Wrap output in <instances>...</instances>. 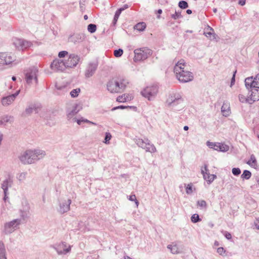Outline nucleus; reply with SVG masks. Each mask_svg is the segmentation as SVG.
<instances>
[{
    "instance_id": "obj_10",
    "label": "nucleus",
    "mask_w": 259,
    "mask_h": 259,
    "mask_svg": "<svg viewBox=\"0 0 259 259\" xmlns=\"http://www.w3.org/2000/svg\"><path fill=\"white\" fill-rule=\"evenodd\" d=\"M257 88H253L248 96V103L252 104V103L259 100V91Z\"/></svg>"
},
{
    "instance_id": "obj_15",
    "label": "nucleus",
    "mask_w": 259,
    "mask_h": 259,
    "mask_svg": "<svg viewBox=\"0 0 259 259\" xmlns=\"http://www.w3.org/2000/svg\"><path fill=\"white\" fill-rule=\"evenodd\" d=\"M26 80L28 83L31 82V80H33L35 83H37V80L36 78V73L34 71H31L26 74Z\"/></svg>"
},
{
    "instance_id": "obj_25",
    "label": "nucleus",
    "mask_w": 259,
    "mask_h": 259,
    "mask_svg": "<svg viewBox=\"0 0 259 259\" xmlns=\"http://www.w3.org/2000/svg\"><path fill=\"white\" fill-rule=\"evenodd\" d=\"M80 92V89L79 88L74 89L71 91L70 95L72 98H75L78 96L79 93Z\"/></svg>"
},
{
    "instance_id": "obj_18",
    "label": "nucleus",
    "mask_w": 259,
    "mask_h": 259,
    "mask_svg": "<svg viewBox=\"0 0 259 259\" xmlns=\"http://www.w3.org/2000/svg\"><path fill=\"white\" fill-rule=\"evenodd\" d=\"M215 150L217 151L225 152L229 150V146L224 144L217 143Z\"/></svg>"
},
{
    "instance_id": "obj_43",
    "label": "nucleus",
    "mask_w": 259,
    "mask_h": 259,
    "mask_svg": "<svg viewBox=\"0 0 259 259\" xmlns=\"http://www.w3.org/2000/svg\"><path fill=\"white\" fill-rule=\"evenodd\" d=\"M224 235L226 237V238L228 239H231L232 238V235L231 233L229 232H225L224 233Z\"/></svg>"
},
{
    "instance_id": "obj_44",
    "label": "nucleus",
    "mask_w": 259,
    "mask_h": 259,
    "mask_svg": "<svg viewBox=\"0 0 259 259\" xmlns=\"http://www.w3.org/2000/svg\"><path fill=\"white\" fill-rule=\"evenodd\" d=\"M254 225L256 229L259 230V218L256 219L255 221H254Z\"/></svg>"
},
{
    "instance_id": "obj_4",
    "label": "nucleus",
    "mask_w": 259,
    "mask_h": 259,
    "mask_svg": "<svg viewBox=\"0 0 259 259\" xmlns=\"http://www.w3.org/2000/svg\"><path fill=\"white\" fill-rule=\"evenodd\" d=\"M245 82V85L247 88L259 89V73L256 74L254 78L251 77L246 78Z\"/></svg>"
},
{
    "instance_id": "obj_24",
    "label": "nucleus",
    "mask_w": 259,
    "mask_h": 259,
    "mask_svg": "<svg viewBox=\"0 0 259 259\" xmlns=\"http://www.w3.org/2000/svg\"><path fill=\"white\" fill-rule=\"evenodd\" d=\"M222 112L224 115L226 116L229 113V107L227 105H223L222 107Z\"/></svg>"
},
{
    "instance_id": "obj_19",
    "label": "nucleus",
    "mask_w": 259,
    "mask_h": 259,
    "mask_svg": "<svg viewBox=\"0 0 259 259\" xmlns=\"http://www.w3.org/2000/svg\"><path fill=\"white\" fill-rule=\"evenodd\" d=\"M146 27V24L145 22H140L137 23L134 27L136 30L139 31H142L145 29Z\"/></svg>"
},
{
    "instance_id": "obj_37",
    "label": "nucleus",
    "mask_w": 259,
    "mask_h": 259,
    "mask_svg": "<svg viewBox=\"0 0 259 259\" xmlns=\"http://www.w3.org/2000/svg\"><path fill=\"white\" fill-rule=\"evenodd\" d=\"M226 252V250L223 247H219L217 249V252L221 255H225Z\"/></svg>"
},
{
    "instance_id": "obj_16",
    "label": "nucleus",
    "mask_w": 259,
    "mask_h": 259,
    "mask_svg": "<svg viewBox=\"0 0 259 259\" xmlns=\"http://www.w3.org/2000/svg\"><path fill=\"white\" fill-rule=\"evenodd\" d=\"M57 250L59 253H65L70 250V247H67L64 243H60L57 246Z\"/></svg>"
},
{
    "instance_id": "obj_31",
    "label": "nucleus",
    "mask_w": 259,
    "mask_h": 259,
    "mask_svg": "<svg viewBox=\"0 0 259 259\" xmlns=\"http://www.w3.org/2000/svg\"><path fill=\"white\" fill-rule=\"evenodd\" d=\"M179 6L181 9H186L188 7V5L186 2L182 1L179 2Z\"/></svg>"
},
{
    "instance_id": "obj_41",
    "label": "nucleus",
    "mask_w": 259,
    "mask_h": 259,
    "mask_svg": "<svg viewBox=\"0 0 259 259\" xmlns=\"http://www.w3.org/2000/svg\"><path fill=\"white\" fill-rule=\"evenodd\" d=\"M216 144H217V143H213V142H207V146H208L209 148L213 149L214 150L215 148Z\"/></svg>"
},
{
    "instance_id": "obj_38",
    "label": "nucleus",
    "mask_w": 259,
    "mask_h": 259,
    "mask_svg": "<svg viewBox=\"0 0 259 259\" xmlns=\"http://www.w3.org/2000/svg\"><path fill=\"white\" fill-rule=\"evenodd\" d=\"M232 173L234 176H238L241 174V170L239 168H233Z\"/></svg>"
},
{
    "instance_id": "obj_34",
    "label": "nucleus",
    "mask_w": 259,
    "mask_h": 259,
    "mask_svg": "<svg viewBox=\"0 0 259 259\" xmlns=\"http://www.w3.org/2000/svg\"><path fill=\"white\" fill-rule=\"evenodd\" d=\"M68 55V52L66 51H61L58 54V57L60 58H65Z\"/></svg>"
},
{
    "instance_id": "obj_21",
    "label": "nucleus",
    "mask_w": 259,
    "mask_h": 259,
    "mask_svg": "<svg viewBox=\"0 0 259 259\" xmlns=\"http://www.w3.org/2000/svg\"><path fill=\"white\" fill-rule=\"evenodd\" d=\"M251 172L249 170H245L243 171V172L241 175V178L243 179L248 180L251 177Z\"/></svg>"
},
{
    "instance_id": "obj_51",
    "label": "nucleus",
    "mask_w": 259,
    "mask_h": 259,
    "mask_svg": "<svg viewBox=\"0 0 259 259\" xmlns=\"http://www.w3.org/2000/svg\"><path fill=\"white\" fill-rule=\"evenodd\" d=\"M83 120H77V122L78 124H80L81 123V122H82Z\"/></svg>"
},
{
    "instance_id": "obj_11",
    "label": "nucleus",
    "mask_w": 259,
    "mask_h": 259,
    "mask_svg": "<svg viewBox=\"0 0 259 259\" xmlns=\"http://www.w3.org/2000/svg\"><path fill=\"white\" fill-rule=\"evenodd\" d=\"M118 83L116 78L111 80L107 84V89L111 93H118L119 91V87L117 85Z\"/></svg>"
},
{
    "instance_id": "obj_17",
    "label": "nucleus",
    "mask_w": 259,
    "mask_h": 259,
    "mask_svg": "<svg viewBox=\"0 0 259 259\" xmlns=\"http://www.w3.org/2000/svg\"><path fill=\"white\" fill-rule=\"evenodd\" d=\"M246 163L251 167L257 169L258 166L257 165L256 159L254 156L251 155L249 159L247 161Z\"/></svg>"
},
{
    "instance_id": "obj_49",
    "label": "nucleus",
    "mask_w": 259,
    "mask_h": 259,
    "mask_svg": "<svg viewBox=\"0 0 259 259\" xmlns=\"http://www.w3.org/2000/svg\"><path fill=\"white\" fill-rule=\"evenodd\" d=\"M186 12L188 14H191L192 13V11L191 10H187Z\"/></svg>"
},
{
    "instance_id": "obj_50",
    "label": "nucleus",
    "mask_w": 259,
    "mask_h": 259,
    "mask_svg": "<svg viewBox=\"0 0 259 259\" xmlns=\"http://www.w3.org/2000/svg\"><path fill=\"white\" fill-rule=\"evenodd\" d=\"M214 245H215V246H219V242H218V241H215V242H214Z\"/></svg>"
},
{
    "instance_id": "obj_55",
    "label": "nucleus",
    "mask_w": 259,
    "mask_h": 259,
    "mask_svg": "<svg viewBox=\"0 0 259 259\" xmlns=\"http://www.w3.org/2000/svg\"><path fill=\"white\" fill-rule=\"evenodd\" d=\"M124 259H133L131 257H130V256H126L124 258Z\"/></svg>"
},
{
    "instance_id": "obj_8",
    "label": "nucleus",
    "mask_w": 259,
    "mask_h": 259,
    "mask_svg": "<svg viewBox=\"0 0 259 259\" xmlns=\"http://www.w3.org/2000/svg\"><path fill=\"white\" fill-rule=\"evenodd\" d=\"M201 171L203 176V178L209 184L212 182L217 177L216 176L214 175L209 174L206 165H204L202 167Z\"/></svg>"
},
{
    "instance_id": "obj_28",
    "label": "nucleus",
    "mask_w": 259,
    "mask_h": 259,
    "mask_svg": "<svg viewBox=\"0 0 259 259\" xmlns=\"http://www.w3.org/2000/svg\"><path fill=\"white\" fill-rule=\"evenodd\" d=\"M191 220L193 223H197L201 221V219L199 218V216L198 214H194L192 215L191 218Z\"/></svg>"
},
{
    "instance_id": "obj_48",
    "label": "nucleus",
    "mask_w": 259,
    "mask_h": 259,
    "mask_svg": "<svg viewBox=\"0 0 259 259\" xmlns=\"http://www.w3.org/2000/svg\"><path fill=\"white\" fill-rule=\"evenodd\" d=\"M117 20H118V19H116V17H114V20H113V24H114V25L116 24Z\"/></svg>"
},
{
    "instance_id": "obj_29",
    "label": "nucleus",
    "mask_w": 259,
    "mask_h": 259,
    "mask_svg": "<svg viewBox=\"0 0 259 259\" xmlns=\"http://www.w3.org/2000/svg\"><path fill=\"white\" fill-rule=\"evenodd\" d=\"M96 25L93 24H90L88 26V30L91 33H94L96 31Z\"/></svg>"
},
{
    "instance_id": "obj_54",
    "label": "nucleus",
    "mask_w": 259,
    "mask_h": 259,
    "mask_svg": "<svg viewBox=\"0 0 259 259\" xmlns=\"http://www.w3.org/2000/svg\"><path fill=\"white\" fill-rule=\"evenodd\" d=\"M88 16H87V15H84V19L85 20H87V19H88Z\"/></svg>"
},
{
    "instance_id": "obj_13",
    "label": "nucleus",
    "mask_w": 259,
    "mask_h": 259,
    "mask_svg": "<svg viewBox=\"0 0 259 259\" xmlns=\"http://www.w3.org/2000/svg\"><path fill=\"white\" fill-rule=\"evenodd\" d=\"M34 155V153L31 151H26L21 157V161L24 163H29L32 162L30 158Z\"/></svg>"
},
{
    "instance_id": "obj_53",
    "label": "nucleus",
    "mask_w": 259,
    "mask_h": 259,
    "mask_svg": "<svg viewBox=\"0 0 259 259\" xmlns=\"http://www.w3.org/2000/svg\"><path fill=\"white\" fill-rule=\"evenodd\" d=\"M134 198H135V195H134V196H131V198H130V199H131V200H133Z\"/></svg>"
},
{
    "instance_id": "obj_7",
    "label": "nucleus",
    "mask_w": 259,
    "mask_h": 259,
    "mask_svg": "<svg viewBox=\"0 0 259 259\" xmlns=\"http://www.w3.org/2000/svg\"><path fill=\"white\" fill-rule=\"evenodd\" d=\"M80 59L77 55L71 54L68 59L65 61L66 67H75L79 62Z\"/></svg>"
},
{
    "instance_id": "obj_20",
    "label": "nucleus",
    "mask_w": 259,
    "mask_h": 259,
    "mask_svg": "<svg viewBox=\"0 0 259 259\" xmlns=\"http://www.w3.org/2000/svg\"><path fill=\"white\" fill-rule=\"evenodd\" d=\"M169 248L172 253H177L179 252V247L176 244L172 243L168 246Z\"/></svg>"
},
{
    "instance_id": "obj_1",
    "label": "nucleus",
    "mask_w": 259,
    "mask_h": 259,
    "mask_svg": "<svg viewBox=\"0 0 259 259\" xmlns=\"http://www.w3.org/2000/svg\"><path fill=\"white\" fill-rule=\"evenodd\" d=\"M174 72L176 78L181 82L191 81L193 79V75L189 69L186 61L181 59L175 64L174 67Z\"/></svg>"
},
{
    "instance_id": "obj_33",
    "label": "nucleus",
    "mask_w": 259,
    "mask_h": 259,
    "mask_svg": "<svg viewBox=\"0 0 259 259\" xmlns=\"http://www.w3.org/2000/svg\"><path fill=\"white\" fill-rule=\"evenodd\" d=\"M123 54V50L121 49H118L114 51V55L116 57H119Z\"/></svg>"
},
{
    "instance_id": "obj_45",
    "label": "nucleus",
    "mask_w": 259,
    "mask_h": 259,
    "mask_svg": "<svg viewBox=\"0 0 259 259\" xmlns=\"http://www.w3.org/2000/svg\"><path fill=\"white\" fill-rule=\"evenodd\" d=\"M125 108H126V107H125V106H117V107L113 108L112 110H116V109H124Z\"/></svg>"
},
{
    "instance_id": "obj_3",
    "label": "nucleus",
    "mask_w": 259,
    "mask_h": 259,
    "mask_svg": "<svg viewBox=\"0 0 259 259\" xmlns=\"http://www.w3.org/2000/svg\"><path fill=\"white\" fill-rule=\"evenodd\" d=\"M20 92V90H17L14 91H11L9 92L10 95L6 97H4L2 99V104L4 106H8L12 104L16 99V97L18 95Z\"/></svg>"
},
{
    "instance_id": "obj_5",
    "label": "nucleus",
    "mask_w": 259,
    "mask_h": 259,
    "mask_svg": "<svg viewBox=\"0 0 259 259\" xmlns=\"http://www.w3.org/2000/svg\"><path fill=\"white\" fill-rule=\"evenodd\" d=\"M158 92V89L155 86L147 87L145 88L142 92L143 96L147 98L149 100L154 96Z\"/></svg>"
},
{
    "instance_id": "obj_27",
    "label": "nucleus",
    "mask_w": 259,
    "mask_h": 259,
    "mask_svg": "<svg viewBox=\"0 0 259 259\" xmlns=\"http://www.w3.org/2000/svg\"><path fill=\"white\" fill-rule=\"evenodd\" d=\"M32 44L30 42L23 40L21 42V46L23 49H26L27 48H29L31 46Z\"/></svg>"
},
{
    "instance_id": "obj_9",
    "label": "nucleus",
    "mask_w": 259,
    "mask_h": 259,
    "mask_svg": "<svg viewBox=\"0 0 259 259\" xmlns=\"http://www.w3.org/2000/svg\"><path fill=\"white\" fill-rule=\"evenodd\" d=\"M51 68L57 71H63L66 68L65 62L55 59L51 64Z\"/></svg>"
},
{
    "instance_id": "obj_14",
    "label": "nucleus",
    "mask_w": 259,
    "mask_h": 259,
    "mask_svg": "<svg viewBox=\"0 0 259 259\" xmlns=\"http://www.w3.org/2000/svg\"><path fill=\"white\" fill-rule=\"evenodd\" d=\"M133 96L132 94L125 93L120 96H119L117 98L116 101L118 102L124 103L130 101L133 99Z\"/></svg>"
},
{
    "instance_id": "obj_40",
    "label": "nucleus",
    "mask_w": 259,
    "mask_h": 259,
    "mask_svg": "<svg viewBox=\"0 0 259 259\" xmlns=\"http://www.w3.org/2000/svg\"><path fill=\"white\" fill-rule=\"evenodd\" d=\"M124 10L123 8H120L117 10L115 13L114 17H116V19H118L121 12Z\"/></svg>"
},
{
    "instance_id": "obj_22",
    "label": "nucleus",
    "mask_w": 259,
    "mask_h": 259,
    "mask_svg": "<svg viewBox=\"0 0 259 259\" xmlns=\"http://www.w3.org/2000/svg\"><path fill=\"white\" fill-rule=\"evenodd\" d=\"M197 207L200 209H203L206 207V202L203 200H199L197 202Z\"/></svg>"
},
{
    "instance_id": "obj_32",
    "label": "nucleus",
    "mask_w": 259,
    "mask_h": 259,
    "mask_svg": "<svg viewBox=\"0 0 259 259\" xmlns=\"http://www.w3.org/2000/svg\"><path fill=\"white\" fill-rule=\"evenodd\" d=\"M7 57V53H0V64H4V62H6V60L5 58Z\"/></svg>"
},
{
    "instance_id": "obj_36",
    "label": "nucleus",
    "mask_w": 259,
    "mask_h": 259,
    "mask_svg": "<svg viewBox=\"0 0 259 259\" xmlns=\"http://www.w3.org/2000/svg\"><path fill=\"white\" fill-rule=\"evenodd\" d=\"M5 60L6 61L4 62L3 64H9L12 61V57L8 54H7V57L5 58Z\"/></svg>"
},
{
    "instance_id": "obj_56",
    "label": "nucleus",
    "mask_w": 259,
    "mask_h": 259,
    "mask_svg": "<svg viewBox=\"0 0 259 259\" xmlns=\"http://www.w3.org/2000/svg\"><path fill=\"white\" fill-rule=\"evenodd\" d=\"M12 79H13V80L15 81V80H16V77H15V76H13V77H12Z\"/></svg>"
},
{
    "instance_id": "obj_12",
    "label": "nucleus",
    "mask_w": 259,
    "mask_h": 259,
    "mask_svg": "<svg viewBox=\"0 0 259 259\" xmlns=\"http://www.w3.org/2000/svg\"><path fill=\"white\" fill-rule=\"evenodd\" d=\"M115 78L118 83L117 85L119 87V92L124 90L129 84L128 81L122 77H117Z\"/></svg>"
},
{
    "instance_id": "obj_35",
    "label": "nucleus",
    "mask_w": 259,
    "mask_h": 259,
    "mask_svg": "<svg viewBox=\"0 0 259 259\" xmlns=\"http://www.w3.org/2000/svg\"><path fill=\"white\" fill-rule=\"evenodd\" d=\"M239 99L240 101L242 103H248V97L246 98L243 95H239Z\"/></svg>"
},
{
    "instance_id": "obj_2",
    "label": "nucleus",
    "mask_w": 259,
    "mask_h": 259,
    "mask_svg": "<svg viewBox=\"0 0 259 259\" xmlns=\"http://www.w3.org/2000/svg\"><path fill=\"white\" fill-rule=\"evenodd\" d=\"M135 54L137 60H143L150 57L152 54V51L148 48H142L136 49Z\"/></svg>"
},
{
    "instance_id": "obj_47",
    "label": "nucleus",
    "mask_w": 259,
    "mask_h": 259,
    "mask_svg": "<svg viewBox=\"0 0 259 259\" xmlns=\"http://www.w3.org/2000/svg\"><path fill=\"white\" fill-rule=\"evenodd\" d=\"M239 4L241 6H243L245 4V0H241L239 1Z\"/></svg>"
},
{
    "instance_id": "obj_46",
    "label": "nucleus",
    "mask_w": 259,
    "mask_h": 259,
    "mask_svg": "<svg viewBox=\"0 0 259 259\" xmlns=\"http://www.w3.org/2000/svg\"><path fill=\"white\" fill-rule=\"evenodd\" d=\"M156 13L158 15V18H159L160 16L162 13V10L161 9H159L156 11Z\"/></svg>"
},
{
    "instance_id": "obj_39",
    "label": "nucleus",
    "mask_w": 259,
    "mask_h": 259,
    "mask_svg": "<svg viewBox=\"0 0 259 259\" xmlns=\"http://www.w3.org/2000/svg\"><path fill=\"white\" fill-rule=\"evenodd\" d=\"M111 135L110 133H107L106 134V136L105 138V143L107 144L109 143V141L111 140Z\"/></svg>"
},
{
    "instance_id": "obj_30",
    "label": "nucleus",
    "mask_w": 259,
    "mask_h": 259,
    "mask_svg": "<svg viewBox=\"0 0 259 259\" xmlns=\"http://www.w3.org/2000/svg\"><path fill=\"white\" fill-rule=\"evenodd\" d=\"M193 191L192 184H188L186 187V192L187 194H191Z\"/></svg>"
},
{
    "instance_id": "obj_52",
    "label": "nucleus",
    "mask_w": 259,
    "mask_h": 259,
    "mask_svg": "<svg viewBox=\"0 0 259 259\" xmlns=\"http://www.w3.org/2000/svg\"><path fill=\"white\" fill-rule=\"evenodd\" d=\"M188 128H189V127H188V126H185L184 127V130H185V131H187V130H188Z\"/></svg>"
},
{
    "instance_id": "obj_26",
    "label": "nucleus",
    "mask_w": 259,
    "mask_h": 259,
    "mask_svg": "<svg viewBox=\"0 0 259 259\" xmlns=\"http://www.w3.org/2000/svg\"><path fill=\"white\" fill-rule=\"evenodd\" d=\"M204 34L206 36H210L214 34V30L211 27L208 26L205 29Z\"/></svg>"
},
{
    "instance_id": "obj_57",
    "label": "nucleus",
    "mask_w": 259,
    "mask_h": 259,
    "mask_svg": "<svg viewBox=\"0 0 259 259\" xmlns=\"http://www.w3.org/2000/svg\"><path fill=\"white\" fill-rule=\"evenodd\" d=\"M132 108H133V109H137L136 107H133Z\"/></svg>"
},
{
    "instance_id": "obj_23",
    "label": "nucleus",
    "mask_w": 259,
    "mask_h": 259,
    "mask_svg": "<svg viewBox=\"0 0 259 259\" xmlns=\"http://www.w3.org/2000/svg\"><path fill=\"white\" fill-rule=\"evenodd\" d=\"M19 224V222L17 220H15L8 223L6 226L9 228H17Z\"/></svg>"
},
{
    "instance_id": "obj_42",
    "label": "nucleus",
    "mask_w": 259,
    "mask_h": 259,
    "mask_svg": "<svg viewBox=\"0 0 259 259\" xmlns=\"http://www.w3.org/2000/svg\"><path fill=\"white\" fill-rule=\"evenodd\" d=\"M181 16V15L180 14H179V13H175V14H173L171 17L172 18H174V19H178Z\"/></svg>"
},
{
    "instance_id": "obj_6",
    "label": "nucleus",
    "mask_w": 259,
    "mask_h": 259,
    "mask_svg": "<svg viewBox=\"0 0 259 259\" xmlns=\"http://www.w3.org/2000/svg\"><path fill=\"white\" fill-rule=\"evenodd\" d=\"M183 102V100L180 95L178 94H174L168 96L166 100V103L168 105H176Z\"/></svg>"
}]
</instances>
